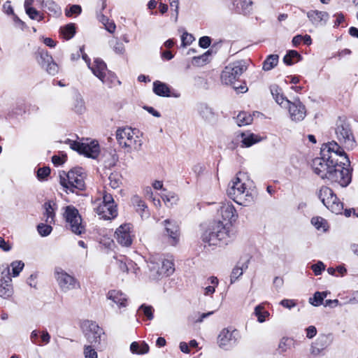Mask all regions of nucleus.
<instances>
[{
  "label": "nucleus",
  "mask_w": 358,
  "mask_h": 358,
  "mask_svg": "<svg viewBox=\"0 0 358 358\" xmlns=\"http://www.w3.org/2000/svg\"><path fill=\"white\" fill-rule=\"evenodd\" d=\"M229 232L227 224L221 221L212 223L201 235L204 248L227 245L229 241Z\"/></svg>",
  "instance_id": "1"
},
{
  "label": "nucleus",
  "mask_w": 358,
  "mask_h": 358,
  "mask_svg": "<svg viewBox=\"0 0 358 358\" xmlns=\"http://www.w3.org/2000/svg\"><path fill=\"white\" fill-rule=\"evenodd\" d=\"M85 173L81 167L71 169L68 173H59V182L64 190L78 194L79 191L85 189Z\"/></svg>",
  "instance_id": "2"
},
{
  "label": "nucleus",
  "mask_w": 358,
  "mask_h": 358,
  "mask_svg": "<svg viewBox=\"0 0 358 358\" xmlns=\"http://www.w3.org/2000/svg\"><path fill=\"white\" fill-rule=\"evenodd\" d=\"M346 165H348L346 163L338 162L336 159V163H334L330 168L326 179L332 183H338L343 187H347L352 180V169L345 168Z\"/></svg>",
  "instance_id": "3"
},
{
  "label": "nucleus",
  "mask_w": 358,
  "mask_h": 358,
  "mask_svg": "<svg viewBox=\"0 0 358 358\" xmlns=\"http://www.w3.org/2000/svg\"><path fill=\"white\" fill-rule=\"evenodd\" d=\"M82 329L88 345L94 348H100L101 342L105 340V333L96 322L85 320L82 324Z\"/></svg>",
  "instance_id": "4"
},
{
  "label": "nucleus",
  "mask_w": 358,
  "mask_h": 358,
  "mask_svg": "<svg viewBox=\"0 0 358 358\" xmlns=\"http://www.w3.org/2000/svg\"><path fill=\"white\" fill-rule=\"evenodd\" d=\"M247 69V62L245 60H238L228 64L222 72V82L225 85H234Z\"/></svg>",
  "instance_id": "5"
},
{
  "label": "nucleus",
  "mask_w": 358,
  "mask_h": 358,
  "mask_svg": "<svg viewBox=\"0 0 358 358\" xmlns=\"http://www.w3.org/2000/svg\"><path fill=\"white\" fill-rule=\"evenodd\" d=\"M317 196L329 210L336 214H341L343 210V203L339 201L333 190L327 186H322Z\"/></svg>",
  "instance_id": "6"
},
{
  "label": "nucleus",
  "mask_w": 358,
  "mask_h": 358,
  "mask_svg": "<svg viewBox=\"0 0 358 358\" xmlns=\"http://www.w3.org/2000/svg\"><path fill=\"white\" fill-rule=\"evenodd\" d=\"M336 134L339 142L348 150H352L356 146L355 136L350 124L341 118L336 122Z\"/></svg>",
  "instance_id": "7"
},
{
  "label": "nucleus",
  "mask_w": 358,
  "mask_h": 358,
  "mask_svg": "<svg viewBox=\"0 0 358 358\" xmlns=\"http://www.w3.org/2000/svg\"><path fill=\"white\" fill-rule=\"evenodd\" d=\"M64 215L67 227L73 234L81 235L85 232V227L83 224L82 217L76 208L73 206H66Z\"/></svg>",
  "instance_id": "8"
},
{
  "label": "nucleus",
  "mask_w": 358,
  "mask_h": 358,
  "mask_svg": "<svg viewBox=\"0 0 358 358\" xmlns=\"http://www.w3.org/2000/svg\"><path fill=\"white\" fill-rule=\"evenodd\" d=\"M55 277L60 290L68 292L71 290L80 288V282L73 275L67 273L62 268L57 267L55 269Z\"/></svg>",
  "instance_id": "9"
},
{
  "label": "nucleus",
  "mask_w": 358,
  "mask_h": 358,
  "mask_svg": "<svg viewBox=\"0 0 358 358\" xmlns=\"http://www.w3.org/2000/svg\"><path fill=\"white\" fill-rule=\"evenodd\" d=\"M227 192L230 199L241 206H248L253 202L255 199L254 190L246 187L241 189L236 186H229Z\"/></svg>",
  "instance_id": "10"
},
{
  "label": "nucleus",
  "mask_w": 358,
  "mask_h": 358,
  "mask_svg": "<svg viewBox=\"0 0 358 358\" xmlns=\"http://www.w3.org/2000/svg\"><path fill=\"white\" fill-rule=\"evenodd\" d=\"M240 337L237 329L231 327L224 328L217 336V344L220 348L229 350L237 344Z\"/></svg>",
  "instance_id": "11"
},
{
  "label": "nucleus",
  "mask_w": 358,
  "mask_h": 358,
  "mask_svg": "<svg viewBox=\"0 0 358 358\" xmlns=\"http://www.w3.org/2000/svg\"><path fill=\"white\" fill-rule=\"evenodd\" d=\"M336 163L333 155L316 157L313 160L312 169L313 172L322 179H326L330 168Z\"/></svg>",
  "instance_id": "12"
},
{
  "label": "nucleus",
  "mask_w": 358,
  "mask_h": 358,
  "mask_svg": "<svg viewBox=\"0 0 358 358\" xmlns=\"http://www.w3.org/2000/svg\"><path fill=\"white\" fill-rule=\"evenodd\" d=\"M70 142V148L77 151L78 153L84 155L85 156L96 159L100 152L99 145L96 141H92L90 143H80L78 141H71L68 140Z\"/></svg>",
  "instance_id": "13"
},
{
  "label": "nucleus",
  "mask_w": 358,
  "mask_h": 358,
  "mask_svg": "<svg viewBox=\"0 0 358 358\" xmlns=\"http://www.w3.org/2000/svg\"><path fill=\"white\" fill-rule=\"evenodd\" d=\"M36 59L39 65L44 69L46 72L52 76L56 75L59 71L57 64L54 62L52 57L47 50L39 49L36 53Z\"/></svg>",
  "instance_id": "14"
},
{
  "label": "nucleus",
  "mask_w": 358,
  "mask_h": 358,
  "mask_svg": "<svg viewBox=\"0 0 358 358\" xmlns=\"http://www.w3.org/2000/svg\"><path fill=\"white\" fill-rule=\"evenodd\" d=\"M284 107L288 108L290 118L293 121H302L306 115V107L299 99L293 102L289 101V104Z\"/></svg>",
  "instance_id": "15"
},
{
  "label": "nucleus",
  "mask_w": 358,
  "mask_h": 358,
  "mask_svg": "<svg viewBox=\"0 0 358 358\" xmlns=\"http://www.w3.org/2000/svg\"><path fill=\"white\" fill-rule=\"evenodd\" d=\"M131 224H123L120 225L115 231V238L118 243L122 246L128 247L132 243L131 236Z\"/></svg>",
  "instance_id": "16"
},
{
  "label": "nucleus",
  "mask_w": 358,
  "mask_h": 358,
  "mask_svg": "<svg viewBox=\"0 0 358 358\" xmlns=\"http://www.w3.org/2000/svg\"><path fill=\"white\" fill-rule=\"evenodd\" d=\"M165 227V235L169 237V242L172 245H176L179 241V226L175 221L165 220L163 222Z\"/></svg>",
  "instance_id": "17"
},
{
  "label": "nucleus",
  "mask_w": 358,
  "mask_h": 358,
  "mask_svg": "<svg viewBox=\"0 0 358 358\" xmlns=\"http://www.w3.org/2000/svg\"><path fill=\"white\" fill-rule=\"evenodd\" d=\"M106 299L113 303L112 306L115 304L119 309L126 308L128 306L127 296L120 290L112 289L108 291L106 294Z\"/></svg>",
  "instance_id": "18"
},
{
  "label": "nucleus",
  "mask_w": 358,
  "mask_h": 358,
  "mask_svg": "<svg viewBox=\"0 0 358 358\" xmlns=\"http://www.w3.org/2000/svg\"><path fill=\"white\" fill-rule=\"evenodd\" d=\"M219 212L224 220L227 221V227L236 220L238 215L234 206L231 203H222Z\"/></svg>",
  "instance_id": "19"
},
{
  "label": "nucleus",
  "mask_w": 358,
  "mask_h": 358,
  "mask_svg": "<svg viewBox=\"0 0 358 358\" xmlns=\"http://www.w3.org/2000/svg\"><path fill=\"white\" fill-rule=\"evenodd\" d=\"M94 210L103 220H110L117 215V206H110L106 203H99Z\"/></svg>",
  "instance_id": "20"
},
{
  "label": "nucleus",
  "mask_w": 358,
  "mask_h": 358,
  "mask_svg": "<svg viewBox=\"0 0 358 358\" xmlns=\"http://www.w3.org/2000/svg\"><path fill=\"white\" fill-rule=\"evenodd\" d=\"M229 8L237 13L248 15L252 10V0H231Z\"/></svg>",
  "instance_id": "21"
},
{
  "label": "nucleus",
  "mask_w": 358,
  "mask_h": 358,
  "mask_svg": "<svg viewBox=\"0 0 358 358\" xmlns=\"http://www.w3.org/2000/svg\"><path fill=\"white\" fill-rule=\"evenodd\" d=\"M138 134V131L134 129L129 138L126 140V142H123L122 147L127 148L128 152H131V150H138L141 149L143 142Z\"/></svg>",
  "instance_id": "22"
},
{
  "label": "nucleus",
  "mask_w": 358,
  "mask_h": 358,
  "mask_svg": "<svg viewBox=\"0 0 358 358\" xmlns=\"http://www.w3.org/2000/svg\"><path fill=\"white\" fill-rule=\"evenodd\" d=\"M306 15L311 23L315 27L324 26L329 17L327 12L317 10H310L306 13Z\"/></svg>",
  "instance_id": "23"
},
{
  "label": "nucleus",
  "mask_w": 358,
  "mask_h": 358,
  "mask_svg": "<svg viewBox=\"0 0 358 358\" xmlns=\"http://www.w3.org/2000/svg\"><path fill=\"white\" fill-rule=\"evenodd\" d=\"M333 341L332 334H321L318 336L313 345V352L320 353L328 348Z\"/></svg>",
  "instance_id": "24"
},
{
  "label": "nucleus",
  "mask_w": 358,
  "mask_h": 358,
  "mask_svg": "<svg viewBox=\"0 0 358 358\" xmlns=\"http://www.w3.org/2000/svg\"><path fill=\"white\" fill-rule=\"evenodd\" d=\"M196 110L200 117L206 122H212L215 117L213 109L205 103H198Z\"/></svg>",
  "instance_id": "25"
},
{
  "label": "nucleus",
  "mask_w": 358,
  "mask_h": 358,
  "mask_svg": "<svg viewBox=\"0 0 358 358\" xmlns=\"http://www.w3.org/2000/svg\"><path fill=\"white\" fill-rule=\"evenodd\" d=\"M131 202L136 211L140 214L142 218L149 217L150 213L148 210V206L139 196L136 194L134 195L131 199Z\"/></svg>",
  "instance_id": "26"
},
{
  "label": "nucleus",
  "mask_w": 358,
  "mask_h": 358,
  "mask_svg": "<svg viewBox=\"0 0 358 358\" xmlns=\"http://www.w3.org/2000/svg\"><path fill=\"white\" fill-rule=\"evenodd\" d=\"M40 5L50 16L57 17L62 14L60 6L53 0H40Z\"/></svg>",
  "instance_id": "27"
},
{
  "label": "nucleus",
  "mask_w": 358,
  "mask_h": 358,
  "mask_svg": "<svg viewBox=\"0 0 358 358\" xmlns=\"http://www.w3.org/2000/svg\"><path fill=\"white\" fill-rule=\"evenodd\" d=\"M89 68L92 70L95 76L100 79L108 71L106 63L101 59H94L92 66L88 64Z\"/></svg>",
  "instance_id": "28"
},
{
  "label": "nucleus",
  "mask_w": 358,
  "mask_h": 358,
  "mask_svg": "<svg viewBox=\"0 0 358 358\" xmlns=\"http://www.w3.org/2000/svg\"><path fill=\"white\" fill-rule=\"evenodd\" d=\"M271 93L277 103L282 107L286 106L289 104V101L286 96H284L282 90L277 85H273L270 87Z\"/></svg>",
  "instance_id": "29"
},
{
  "label": "nucleus",
  "mask_w": 358,
  "mask_h": 358,
  "mask_svg": "<svg viewBox=\"0 0 358 358\" xmlns=\"http://www.w3.org/2000/svg\"><path fill=\"white\" fill-rule=\"evenodd\" d=\"M153 92L159 96H171V90L169 86L165 83L156 80L153 83Z\"/></svg>",
  "instance_id": "30"
},
{
  "label": "nucleus",
  "mask_w": 358,
  "mask_h": 358,
  "mask_svg": "<svg viewBox=\"0 0 358 358\" xmlns=\"http://www.w3.org/2000/svg\"><path fill=\"white\" fill-rule=\"evenodd\" d=\"M294 345L295 341L293 338L283 337L279 342L278 352L280 355H285L286 352L294 348Z\"/></svg>",
  "instance_id": "31"
},
{
  "label": "nucleus",
  "mask_w": 358,
  "mask_h": 358,
  "mask_svg": "<svg viewBox=\"0 0 358 358\" xmlns=\"http://www.w3.org/2000/svg\"><path fill=\"white\" fill-rule=\"evenodd\" d=\"M149 267V278L152 280H159L164 277L161 271L160 264L158 262H150Z\"/></svg>",
  "instance_id": "32"
},
{
  "label": "nucleus",
  "mask_w": 358,
  "mask_h": 358,
  "mask_svg": "<svg viewBox=\"0 0 358 358\" xmlns=\"http://www.w3.org/2000/svg\"><path fill=\"white\" fill-rule=\"evenodd\" d=\"M13 294V286L8 280H0V297L7 299Z\"/></svg>",
  "instance_id": "33"
},
{
  "label": "nucleus",
  "mask_w": 358,
  "mask_h": 358,
  "mask_svg": "<svg viewBox=\"0 0 358 358\" xmlns=\"http://www.w3.org/2000/svg\"><path fill=\"white\" fill-rule=\"evenodd\" d=\"M55 203L52 201H48L44 203L45 222L48 224L54 223Z\"/></svg>",
  "instance_id": "34"
},
{
  "label": "nucleus",
  "mask_w": 358,
  "mask_h": 358,
  "mask_svg": "<svg viewBox=\"0 0 358 358\" xmlns=\"http://www.w3.org/2000/svg\"><path fill=\"white\" fill-rule=\"evenodd\" d=\"M241 138V146L245 148H249L254 145L255 143H258L261 141V138L259 136L254 134H245L242 133Z\"/></svg>",
  "instance_id": "35"
},
{
  "label": "nucleus",
  "mask_w": 358,
  "mask_h": 358,
  "mask_svg": "<svg viewBox=\"0 0 358 358\" xmlns=\"http://www.w3.org/2000/svg\"><path fill=\"white\" fill-rule=\"evenodd\" d=\"M134 129L131 127L119 128L116 131V138L120 146L123 145V142L129 138L131 134Z\"/></svg>",
  "instance_id": "36"
},
{
  "label": "nucleus",
  "mask_w": 358,
  "mask_h": 358,
  "mask_svg": "<svg viewBox=\"0 0 358 358\" xmlns=\"http://www.w3.org/2000/svg\"><path fill=\"white\" fill-rule=\"evenodd\" d=\"M130 350L134 354L143 355L149 351V346L145 342L139 343L138 342H133L130 345Z\"/></svg>",
  "instance_id": "37"
},
{
  "label": "nucleus",
  "mask_w": 358,
  "mask_h": 358,
  "mask_svg": "<svg viewBox=\"0 0 358 358\" xmlns=\"http://www.w3.org/2000/svg\"><path fill=\"white\" fill-rule=\"evenodd\" d=\"M279 60V56L278 55H270L263 62L262 69L263 70L268 71L273 69L277 66Z\"/></svg>",
  "instance_id": "38"
},
{
  "label": "nucleus",
  "mask_w": 358,
  "mask_h": 358,
  "mask_svg": "<svg viewBox=\"0 0 358 358\" xmlns=\"http://www.w3.org/2000/svg\"><path fill=\"white\" fill-rule=\"evenodd\" d=\"M337 149H339V145L336 142H329L322 145L321 148V155L327 157L333 155Z\"/></svg>",
  "instance_id": "39"
},
{
  "label": "nucleus",
  "mask_w": 358,
  "mask_h": 358,
  "mask_svg": "<svg viewBox=\"0 0 358 358\" xmlns=\"http://www.w3.org/2000/svg\"><path fill=\"white\" fill-rule=\"evenodd\" d=\"M99 80L108 87H111L115 82L120 83L115 74L110 71H108Z\"/></svg>",
  "instance_id": "40"
},
{
  "label": "nucleus",
  "mask_w": 358,
  "mask_h": 358,
  "mask_svg": "<svg viewBox=\"0 0 358 358\" xmlns=\"http://www.w3.org/2000/svg\"><path fill=\"white\" fill-rule=\"evenodd\" d=\"M60 32L66 40L72 38L76 34V26L73 23H69L60 28Z\"/></svg>",
  "instance_id": "41"
},
{
  "label": "nucleus",
  "mask_w": 358,
  "mask_h": 358,
  "mask_svg": "<svg viewBox=\"0 0 358 358\" xmlns=\"http://www.w3.org/2000/svg\"><path fill=\"white\" fill-rule=\"evenodd\" d=\"M160 264L162 272L164 273V277H167L173 273L175 268L173 263L168 259L162 261Z\"/></svg>",
  "instance_id": "42"
},
{
  "label": "nucleus",
  "mask_w": 358,
  "mask_h": 358,
  "mask_svg": "<svg viewBox=\"0 0 358 358\" xmlns=\"http://www.w3.org/2000/svg\"><path fill=\"white\" fill-rule=\"evenodd\" d=\"M327 296V293L326 292H316L313 297L309 299V303L314 306H319L322 303L324 299L326 298Z\"/></svg>",
  "instance_id": "43"
},
{
  "label": "nucleus",
  "mask_w": 358,
  "mask_h": 358,
  "mask_svg": "<svg viewBox=\"0 0 358 358\" xmlns=\"http://www.w3.org/2000/svg\"><path fill=\"white\" fill-rule=\"evenodd\" d=\"M296 59L297 61L301 59V55L296 50H289L283 57V62L285 64L291 66L294 64L292 59Z\"/></svg>",
  "instance_id": "44"
},
{
  "label": "nucleus",
  "mask_w": 358,
  "mask_h": 358,
  "mask_svg": "<svg viewBox=\"0 0 358 358\" xmlns=\"http://www.w3.org/2000/svg\"><path fill=\"white\" fill-rule=\"evenodd\" d=\"M252 120V117L245 112L239 113L236 117V122L239 127L250 124Z\"/></svg>",
  "instance_id": "45"
},
{
  "label": "nucleus",
  "mask_w": 358,
  "mask_h": 358,
  "mask_svg": "<svg viewBox=\"0 0 358 358\" xmlns=\"http://www.w3.org/2000/svg\"><path fill=\"white\" fill-rule=\"evenodd\" d=\"M99 348H94L92 345H85L83 348V355L85 358H98L96 350Z\"/></svg>",
  "instance_id": "46"
},
{
  "label": "nucleus",
  "mask_w": 358,
  "mask_h": 358,
  "mask_svg": "<svg viewBox=\"0 0 358 358\" xmlns=\"http://www.w3.org/2000/svg\"><path fill=\"white\" fill-rule=\"evenodd\" d=\"M109 45L116 54L123 55L125 51L124 44L117 39L110 41Z\"/></svg>",
  "instance_id": "47"
},
{
  "label": "nucleus",
  "mask_w": 358,
  "mask_h": 358,
  "mask_svg": "<svg viewBox=\"0 0 358 358\" xmlns=\"http://www.w3.org/2000/svg\"><path fill=\"white\" fill-rule=\"evenodd\" d=\"M212 50H208L200 56L194 57L192 58V64L195 66H203L208 60V57L211 55Z\"/></svg>",
  "instance_id": "48"
},
{
  "label": "nucleus",
  "mask_w": 358,
  "mask_h": 358,
  "mask_svg": "<svg viewBox=\"0 0 358 358\" xmlns=\"http://www.w3.org/2000/svg\"><path fill=\"white\" fill-rule=\"evenodd\" d=\"M248 268L246 263L243 264L242 266H236L233 268L231 274V283H234L240 276L243 275V270Z\"/></svg>",
  "instance_id": "49"
},
{
  "label": "nucleus",
  "mask_w": 358,
  "mask_h": 358,
  "mask_svg": "<svg viewBox=\"0 0 358 358\" xmlns=\"http://www.w3.org/2000/svg\"><path fill=\"white\" fill-rule=\"evenodd\" d=\"M108 179L110 180V185L113 189L117 188L122 184V176L117 172L110 173Z\"/></svg>",
  "instance_id": "50"
},
{
  "label": "nucleus",
  "mask_w": 358,
  "mask_h": 358,
  "mask_svg": "<svg viewBox=\"0 0 358 358\" xmlns=\"http://www.w3.org/2000/svg\"><path fill=\"white\" fill-rule=\"evenodd\" d=\"M26 13L27 15L31 19L34 20H37L38 22H40L44 19V15L43 13H41L39 11H38L34 8H28L27 10H25Z\"/></svg>",
  "instance_id": "51"
},
{
  "label": "nucleus",
  "mask_w": 358,
  "mask_h": 358,
  "mask_svg": "<svg viewBox=\"0 0 358 358\" xmlns=\"http://www.w3.org/2000/svg\"><path fill=\"white\" fill-rule=\"evenodd\" d=\"M245 176L244 173H241V172H239L236 178L234 179V180L231 181L229 184V186H236V187H238V188H241V189H244L245 187H246L245 186V183L243 182V178Z\"/></svg>",
  "instance_id": "52"
},
{
  "label": "nucleus",
  "mask_w": 358,
  "mask_h": 358,
  "mask_svg": "<svg viewBox=\"0 0 358 358\" xmlns=\"http://www.w3.org/2000/svg\"><path fill=\"white\" fill-rule=\"evenodd\" d=\"M37 230L41 236H47L51 233L52 228L50 224H46L41 223L37 226Z\"/></svg>",
  "instance_id": "53"
},
{
  "label": "nucleus",
  "mask_w": 358,
  "mask_h": 358,
  "mask_svg": "<svg viewBox=\"0 0 358 358\" xmlns=\"http://www.w3.org/2000/svg\"><path fill=\"white\" fill-rule=\"evenodd\" d=\"M255 315L257 316L258 322L262 323L266 320V317L268 315V313L266 311H263V307L259 305L255 308Z\"/></svg>",
  "instance_id": "54"
},
{
  "label": "nucleus",
  "mask_w": 358,
  "mask_h": 358,
  "mask_svg": "<svg viewBox=\"0 0 358 358\" xmlns=\"http://www.w3.org/2000/svg\"><path fill=\"white\" fill-rule=\"evenodd\" d=\"M24 266L22 261H15L11 263L12 275L13 277L17 276Z\"/></svg>",
  "instance_id": "55"
},
{
  "label": "nucleus",
  "mask_w": 358,
  "mask_h": 358,
  "mask_svg": "<svg viewBox=\"0 0 358 358\" xmlns=\"http://www.w3.org/2000/svg\"><path fill=\"white\" fill-rule=\"evenodd\" d=\"M138 311H143V315L146 316L149 320H152L154 317L153 308L151 306L143 304L139 307Z\"/></svg>",
  "instance_id": "56"
},
{
  "label": "nucleus",
  "mask_w": 358,
  "mask_h": 358,
  "mask_svg": "<svg viewBox=\"0 0 358 358\" xmlns=\"http://www.w3.org/2000/svg\"><path fill=\"white\" fill-rule=\"evenodd\" d=\"M73 109L77 113L82 114L84 113L85 110V106L84 100L82 98L78 96L76 99Z\"/></svg>",
  "instance_id": "57"
},
{
  "label": "nucleus",
  "mask_w": 358,
  "mask_h": 358,
  "mask_svg": "<svg viewBox=\"0 0 358 358\" xmlns=\"http://www.w3.org/2000/svg\"><path fill=\"white\" fill-rule=\"evenodd\" d=\"M311 224L317 229H323L325 230L326 220L321 217H313L311 219Z\"/></svg>",
  "instance_id": "58"
},
{
  "label": "nucleus",
  "mask_w": 358,
  "mask_h": 358,
  "mask_svg": "<svg viewBox=\"0 0 358 358\" xmlns=\"http://www.w3.org/2000/svg\"><path fill=\"white\" fill-rule=\"evenodd\" d=\"M50 173V169L48 166L39 168L37 170V178L39 180H44Z\"/></svg>",
  "instance_id": "59"
},
{
  "label": "nucleus",
  "mask_w": 358,
  "mask_h": 358,
  "mask_svg": "<svg viewBox=\"0 0 358 358\" xmlns=\"http://www.w3.org/2000/svg\"><path fill=\"white\" fill-rule=\"evenodd\" d=\"M194 39L192 34L185 31L181 36V45L182 47L189 45L193 42Z\"/></svg>",
  "instance_id": "60"
},
{
  "label": "nucleus",
  "mask_w": 358,
  "mask_h": 358,
  "mask_svg": "<svg viewBox=\"0 0 358 358\" xmlns=\"http://www.w3.org/2000/svg\"><path fill=\"white\" fill-rule=\"evenodd\" d=\"M311 268L315 275H319L325 269V265L323 262L318 261L316 264L311 266Z\"/></svg>",
  "instance_id": "61"
},
{
  "label": "nucleus",
  "mask_w": 358,
  "mask_h": 358,
  "mask_svg": "<svg viewBox=\"0 0 358 358\" xmlns=\"http://www.w3.org/2000/svg\"><path fill=\"white\" fill-rule=\"evenodd\" d=\"M41 334V331L35 329L33 330L30 334V341L31 342L36 345L41 346V343L39 340V336Z\"/></svg>",
  "instance_id": "62"
},
{
  "label": "nucleus",
  "mask_w": 358,
  "mask_h": 358,
  "mask_svg": "<svg viewBox=\"0 0 358 358\" xmlns=\"http://www.w3.org/2000/svg\"><path fill=\"white\" fill-rule=\"evenodd\" d=\"M50 338L51 336L47 330L41 331L39 340L41 343V345L48 344L50 341Z\"/></svg>",
  "instance_id": "63"
},
{
  "label": "nucleus",
  "mask_w": 358,
  "mask_h": 358,
  "mask_svg": "<svg viewBox=\"0 0 358 358\" xmlns=\"http://www.w3.org/2000/svg\"><path fill=\"white\" fill-rule=\"evenodd\" d=\"M82 8L79 5H72L69 10H66V15L69 17L73 14L78 15L81 13Z\"/></svg>",
  "instance_id": "64"
}]
</instances>
